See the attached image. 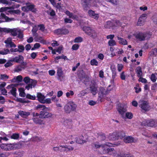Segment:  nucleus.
<instances>
[{"label":"nucleus","instance_id":"obj_30","mask_svg":"<svg viewBox=\"0 0 157 157\" xmlns=\"http://www.w3.org/2000/svg\"><path fill=\"white\" fill-rule=\"evenodd\" d=\"M22 80V76L20 75L14 77V78L12 79V81L13 82H20Z\"/></svg>","mask_w":157,"mask_h":157},{"label":"nucleus","instance_id":"obj_5","mask_svg":"<svg viewBox=\"0 0 157 157\" xmlns=\"http://www.w3.org/2000/svg\"><path fill=\"white\" fill-rule=\"evenodd\" d=\"M82 30L86 33L93 38H95L97 36V33L95 31L90 27H83Z\"/></svg>","mask_w":157,"mask_h":157},{"label":"nucleus","instance_id":"obj_28","mask_svg":"<svg viewBox=\"0 0 157 157\" xmlns=\"http://www.w3.org/2000/svg\"><path fill=\"white\" fill-rule=\"evenodd\" d=\"M91 93L94 95H95L97 92V88L95 86L93 85L90 87Z\"/></svg>","mask_w":157,"mask_h":157},{"label":"nucleus","instance_id":"obj_7","mask_svg":"<svg viewBox=\"0 0 157 157\" xmlns=\"http://www.w3.org/2000/svg\"><path fill=\"white\" fill-rule=\"evenodd\" d=\"M93 0H81V5L85 10H87L91 7V2Z\"/></svg>","mask_w":157,"mask_h":157},{"label":"nucleus","instance_id":"obj_47","mask_svg":"<svg viewBox=\"0 0 157 157\" xmlns=\"http://www.w3.org/2000/svg\"><path fill=\"white\" fill-rule=\"evenodd\" d=\"M38 26L36 25H35L33 28L32 31L33 34H37L36 32L38 30Z\"/></svg>","mask_w":157,"mask_h":157},{"label":"nucleus","instance_id":"obj_35","mask_svg":"<svg viewBox=\"0 0 157 157\" xmlns=\"http://www.w3.org/2000/svg\"><path fill=\"white\" fill-rule=\"evenodd\" d=\"M12 150L18 149L21 148V145L19 143L12 144Z\"/></svg>","mask_w":157,"mask_h":157},{"label":"nucleus","instance_id":"obj_1","mask_svg":"<svg viewBox=\"0 0 157 157\" xmlns=\"http://www.w3.org/2000/svg\"><path fill=\"white\" fill-rule=\"evenodd\" d=\"M0 32L5 33H10L13 36H17V38L20 39H23L24 36L23 33L21 29L17 28L11 29L8 28H0Z\"/></svg>","mask_w":157,"mask_h":157},{"label":"nucleus","instance_id":"obj_42","mask_svg":"<svg viewBox=\"0 0 157 157\" xmlns=\"http://www.w3.org/2000/svg\"><path fill=\"white\" fill-rule=\"evenodd\" d=\"M7 12L9 13L12 14L13 13L15 14H18L20 12V10H9L7 11Z\"/></svg>","mask_w":157,"mask_h":157},{"label":"nucleus","instance_id":"obj_36","mask_svg":"<svg viewBox=\"0 0 157 157\" xmlns=\"http://www.w3.org/2000/svg\"><path fill=\"white\" fill-rule=\"evenodd\" d=\"M53 114L51 113L48 112H45L44 113L43 117L45 118H50L52 117L53 116Z\"/></svg>","mask_w":157,"mask_h":157},{"label":"nucleus","instance_id":"obj_33","mask_svg":"<svg viewBox=\"0 0 157 157\" xmlns=\"http://www.w3.org/2000/svg\"><path fill=\"white\" fill-rule=\"evenodd\" d=\"M36 83V82H33L30 83L28 84V85L25 86V88L29 90L30 88L32 89L34 87Z\"/></svg>","mask_w":157,"mask_h":157},{"label":"nucleus","instance_id":"obj_27","mask_svg":"<svg viewBox=\"0 0 157 157\" xmlns=\"http://www.w3.org/2000/svg\"><path fill=\"white\" fill-rule=\"evenodd\" d=\"M136 71L137 74V76L138 77H140L142 76V72L141 68L140 67H137L136 68Z\"/></svg>","mask_w":157,"mask_h":157},{"label":"nucleus","instance_id":"obj_38","mask_svg":"<svg viewBox=\"0 0 157 157\" xmlns=\"http://www.w3.org/2000/svg\"><path fill=\"white\" fill-rule=\"evenodd\" d=\"M14 9V7L13 6L10 7H2L0 9V12H3L4 11H6L8 9Z\"/></svg>","mask_w":157,"mask_h":157},{"label":"nucleus","instance_id":"obj_17","mask_svg":"<svg viewBox=\"0 0 157 157\" xmlns=\"http://www.w3.org/2000/svg\"><path fill=\"white\" fill-rule=\"evenodd\" d=\"M104 27L106 29H114L115 26L113 22L108 21H107L106 23L104 25Z\"/></svg>","mask_w":157,"mask_h":157},{"label":"nucleus","instance_id":"obj_11","mask_svg":"<svg viewBox=\"0 0 157 157\" xmlns=\"http://www.w3.org/2000/svg\"><path fill=\"white\" fill-rule=\"evenodd\" d=\"M147 15L146 14H143L139 18L137 22V25L141 26L144 25L147 18Z\"/></svg>","mask_w":157,"mask_h":157},{"label":"nucleus","instance_id":"obj_15","mask_svg":"<svg viewBox=\"0 0 157 157\" xmlns=\"http://www.w3.org/2000/svg\"><path fill=\"white\" fill-rule=\"evenodd\" d=\"M126 111L127 107L125 105L121 104L119 106H118V112L121 115L122 117Z\"/></svg>","mask_w":157,"mask_h":157},{"label":"nucleus","instance_id":"obj_13","mask_svg":"<svg viewBox=\"0 0 157 157\" xmlns=\"http://www.w3.org/2000/svg\"><path fill=\"white\" fill-rule=\"evenodd\" d=\"M69 32V30L66 28L59 29L54 31L55 33L57 35H66Z\"/></svg>","mask_w":157,"mask_h":157},{"label":"nucleus","instance_id":"obj_18","mask_svg":"<svg viewBox=\"0 0 157 157\" xmlns=\"http://www.w3.org/2000/svg\"><path fill=\"white\" fill-rule=\"evenodd\" d=\"M12 144H3L1 145V148L5 150H12Z\"/></svg>","mask_w":157,"mask_h":157},{"label":"nucleus","instance_id":"obj_52","mask_svg":"<svg viewBox=\"0 0 157 157\" xmlns=\"http://www.w3.org/2000/svg\"><path fill=\"white\" fill-rule=\"evenodd\" d=\"M118 157H133V156L129 154L121 153L120 155H118Z\"/></svg>","mask_w":157,"mask_h":157},{"label":"nucleus","instance_id":"obj_51","mask_svg":"<svg viewBox=\"0 0 157 157\" xmlns=\"http://www.w3.org/2000/svg\"><path fill=\"white\" fill-rule=\"evenodd\" d=\"M60 147H61V151H68V147H67L66 146H60Z\"/></svg>","mask_w":157,"mask_h":157},{"label":"nucleus","instance_id":"obj_26","mask_svg":"<svg viewBox=\"0 0 157 157\" xmlns=\"http://www.w3.org/2000/svg\"><path fill=\"white\" fill-rule=\"evenodd\" d=\"M133 117L132 114L131 112H127L124 114L122 116V117L123 119H126V118L129 119H131Z\"/></svg>","mask_w":157,"mask_h":157},{"label":"nucleus","instance_id":"obj_39","mask_svg":"<svg viewBox=\"0 0 157 157\" xmlns=\"http://www.w3.org/2000/svg\"><path fill=\"white\" fill-rule=\"evenodd\" d=\"M74 94V92L72 90H69L66 94V96L67 98H70L71 96H73Z\"/></svg>","mask_w":157,"mask_h":157},{"label":"nucleus","instance_id":"obj_8","mask_svg":"<svg viewBox=\"0 0 157 157\" xmlns=\"http://www.w3.org/2000/svg\"><path fill=\"white\" fill-rule=\"evenodd\" d=\"M88 139V137L87 135H85L83 136H81L78 137L76 136V139L74 140V141L79 144H83L86 143Z\"/></svg>","mask_w":157,"mask_h":157},{"label":"nucleus","instance_id":"obj_59","mask_svg":"<svg viewBox=\"0 0 157 157\" xmlns=\"http://www.w3.org/2000/svg\"><path fill=\"white\" fill-rule=\"evenodd\" d=\"M14 100L16 101L20 102L22 103L27 102L25 101L21 98H16L14 99Z\"/></svg>","mask_w":157,"mask_h":157},{"label":"nucleus","instance_id":"obj_31","mask_svg":"<svg viewBox=\"0 0 157 157\" xmlns=\"http://www.w3.org/2000/svg\"><path fill=\"white\" fill-rule=\"evenodd\" d=\"M24 81L27 84H29L30 83L34 82H36L35 80H33L32 79H31L28 77H25L24 79Z\"/></svg>","mask_w":157,"mask_h":157},{"label":"nucleus","instance_id":"obj_64","mask_svg":"<svg viewBox=\"0 0 157 157\" xmlns=\"http://www.w3.org/2000/svg\"><path fill=\"white\" fill-rule=\"evenodd\" d=\"M9 155V153L7 152L0 154V157H6Z\"/></svg>","mask_w":157,"mask_h":157},{"label":"nucleus","instance_id":"obj_22","mask_svg":"<svg viewBox=\"0 0 157 157\" xmlns=\"http://www.w3.org/2000/svg\"><path fill=\"white\" fill-rule=\"evenodd\" d=\"M6 46L7 48L15 47L16 46L11 41V40H6L5 41Z\"/></svg>","mask_w":157,"mask_h":157},{"label":"nucleus","instance_id":"obj_40","mask_svg":"<svg viewBox=\"0 0 157 157\" xmlns=\"http://www.w3.org/2000/svg\"><path fill=\"white\" fill-rule=\"evenodd\" d=\"M125 133L123 131H121L118 133V137L120 139H122L125 137Z\"/></svg>","mask_w":157,"mask_h":157},{"label":"nucleus","instance_id":"obj_48","mask_svg":"<svg viewBox=\"0 0 157 157\" xmlns=\"http://www.w3.org/2000/svg\"><path fill=\"white\" fill-rule=\"evenodd\" d=\"M90 64L92 65L97 66L98 65V63L96 59H93L91 60Z\"/></svg>","mask_w":157,"mask_h":157},{"label":"nucleus","instance_id":"obj_45","mask_svg":"<svg viewBox=\"0 0 157 157\" xmlns=\"http://www.w3.org/2000/svg\"><path fill=\"white\" fill-rule=\"evenodd\" d=\"M9 50L8 49H6L1 51H0V54L5 55L9 53Z\"/></svg>","mask_w":157,"mask_h":157},{"label":"nucleus","instance_id":"obj_12","mask_svg":"<svg viewBox=\"0 0 157 157\" xmlns=\"http://www.w3.org/2000/svg\"><path fill=\"white\" fill-rule=\"evenodd\" d=\"M14 20V18H10L4 13H1L0 15V23L4 22H10Z\"/></svg>","mask_w":157,"mask_h":157},{"label":"nucleus","instance_id":"obj_58","mask_svg":"<svg viewBox=\"0 0 157 157\" xmlns=\"http://www.w3.org/2000/svg\"><path fill=\"white\" fill-rule=\"evenodd\" d=\"M51 103V100L50 98H48L46 99L45 98V100L43 102V103H47V104H50Z\"/></svg>","mask_w":157,"mask_h":157},{"label":"nucleus","instance_id":"obj_10","mask_svg":"<svg viewBox=\"0 0 157 157\" xmlns=\"http://www.w3.org/2000/svg\"><path fill=\"white\" fill-rule=\"evenodd\" d=\"M141 124L143 126H147L149 127H153L156 126L155 124V122L153 119L146 120L143 121Z\"/></svg>","mask_w":157,"mask_h":157},{"label":"nucleus","instance_id":"obj_34","mask_svg":"<svg viewBox=\"0 0 157 157\" xmlns=\"http://www.w3.org/2000/svg\"><path fill=\"white\" fill-rule=\"evenodd\" d=\"M62 59L64 60H68V59L67 58L66 56H64L63 55H62L61 56H57L55 58V61L56 63H58V61H57V60L60 59Z\"/></svg>","mask_w":157,"mask_h":157},{"label":"nucleus","instance_id":"obj_14","mask_svg":"<svg viewBox=\"0 0 157 157\" xmlns=\"http://www.w3.org/2000/svg\"><path fill=\"white\" fill-rule=\"evenodd\" d=\"M123 140L126 143H136L137 141V139L132 136H127L124 138Z\"/></svg>","mask_w":157,"mask_h":157},{"label":"nucleus","instance_id":"obj_56","mask_svg":"<svg viewBox=\"0 0 157 157\" xmlns=\"http://www.w3.org/2000/svg\"><path fill=\"white\" fill-rule=\"evenodd\" d=\"M79 46V45L78 44H74L72 47V49L73 50H76L78 49Z\"/></svg>","mask_w":157,"mask_h":157},{"label":"nucleus","instance_id":"obj_3","mask_svg":"<svg viewBox=\"0 0 157 157\" xmlns=\"http://www.w3.org/2000/svg\"><path fill=\"white\" fill-rule=\"evenodd\" d=\"M77 107L76 105L73 101L68 102L64 106L65 111L67 113H69L72 111L75 110Z\"/></svg>","mask_w":157,"mask_h":157},{"label":"nucleus","instance_id":"obj_9","mask_svg":"<svg viewBox=\"0 0 157 157\" xmlns=\"http://www.w3.org/2000/svg\"><path fill=\"white\" fill-rule=\"evenodd\" d=\"M107 94V92L104 88L103 87L100 88L99 93L98 100L101 102L102 101L103 99L105 98Z\"/></svg>","mask_w":157,"mask_h":157},{"label":"nucleus","instance_id":"obj_44","mask_svg":"<svg viewBox=\"0 0 157 157\" xmlns=\"http://www.w3.org/2000/svg\"><path fill=\"white\" fill-rule=\"evenodd\" d=\"M26 98H27L34 100L36 99V96L35 95H31L29 94H27L26 95Z\"/></svg>","mask_w":157,"mask_h":157},{"label":"nucleus","instance_id":"obj_54","mask_svg":"<svg viewBox=\"0 0 157 157\" xmlns=\"http://www.w3.org/2000/svg\"><path fill=\"white\" fill-rule=\"evenodd\" d=\"M64 23L66 24L68 23H71L73 22V20L71 19L66 18L64 19Z\"/></svg>","mask_w":157,"mask_h":157},{"label":"nucleus","instance_id":"obj_60","mask_svg":"<svg viewBox=\"0 0 157 157\" xmlns=\"http://www.w3.org/2000/svg\"><path fill=\"white\" fill-rule=\"evenodd\" d=\"M13 61H11V59L8 62L5 64V66L6 67H8L12 65V62Z\"/></svg>","mask_w":157,"mask_h":157},{"label":"nucleus","instance_id":"obj_32","mask_svg":"<svg viewBox=\"0 0 157 157\" xmlns=\"http://www.w3.org/2000/svg\"><path fill=\"white\" fill-rule=\"evenodd\" d=\"M57 74L59 77L63 78L64 76L63 75V73L62 69L61 68H59L57 71Z\"/></svg>","mask_w":157,"mask_h":157},{"label":"nucleus","instance_id":"obj_43","mask_svg":"<svg viewBox=\"0 0 157 157\" xmlns=\"http://www.w3.org/2000/svg\"><path fill=\"white\" fill-rule=\"evenodd\" d=\"M38 27L39 28V29L41 30L42 32H44L45 29V27L44 25L43 24H41L37 25Z\"/></svg>","mask_w":157,"mask_h":157},{"label":"nucleus","instance_id":"obj_29","mask_svg":"<svg viewBox=\"0 0 157 157\" xmlns=\"http://www.w3.org/2000/svg\"><path fill=\"white\" fill-rule=\"evenodd\" d=\"M19 95L20 97H24L26 96V94L25 92V90L22 88H19Z\"/></svg>","mask_w":157,"mask_h":157},{"label":"nucleus","instance_id":"obj_19","mask_svg":"<svg viewBox=\"0 0 157 157\" xmlns=\"http://www.w3.org/2000/svg\"><path fill=\"white\" fill-rule=\"evenodd\" d=\"M23 60V57L21 55L15 57L11 59V61L15 62L17 63H22Z\"/></svg>","mask_w":157,"mask_h":157},{"label":"nucleus","instance_id":"obj_62","mask_svg":"<svg viewBox=\"0 0 157 157\" xmlns=\"http://www.w3.org/2000/svg\"><path fill=\"white\" fill-rule=\"evenodd\" d=\"M120 78L122 80H125V76L124 75V72H122L120 75Z\"/></svg>","mask_w":157,"mask_h":157},{"label":"nucleus","instance_id":"obj_6","mask_svg":"<svg viewBox=\"0 0 157 157\" xmlns=\"http://www.w3.org/2000/svg\"><path fill=\"white\" fill-rule=\"evenodd\" d=\"M139 103H140V107L145 111H148L151 109V107L148 105V103L147 101L141 100L139 101Z\"/></svg>","mask_w":157,"mask_h":157},{"label":"nucleus","instance_id":"obj_24","mask_svg":"<svg viewBox=\"0 0 157 157\" xmlns=\"http://www.w3.org/2000/svg\"><path fill=\"white\" fill-rule=\"evenodd\" d=\"M19 114L22 117L26 118L30 115V113L29 112H26L23 111H20L18 112Z\"/></svg>","mask_w":157,"mask_h":157},{"label":"nucleus","instance_id":"obj_49","mask_svg":"<svg viewBox=\"0 0 157 157\" xmlns=\"http://www.w3.org/2000/svg\"><path fill=\"white\" fill-rule=\"evenodd\" d=\"M150 79L153 82H155L157 79V78H156L154 74H152L151 76Z\"/></svg>","mask_w":157,"mask_h":157},{"label":"nucleus","instance_id":"obj_61","mask_svg":"<svg viewBox=\"0 0 157 157\" xmlns=\"http://www.w3.org/2000/svg\"><path fill=\"white\" fill-rule=\"evenodd\" d=\"M110 46L114 45L115 44V42L114 40H110L108 42Z\"/></svg>","mask_w":157,"mask_h":157},{"label":"nucleus","instance_id":"obj_37","mask_svg":"<svg viewBox=\"0 0 157 157\" xmlns=\"http://www.w3.org/2000/svg\"><path fill=\"white\" fill-rule=\"evenodd\" d=\"M49 10L50 11V12L48 11L47 12V13L51 17H54L56 15V13L55 11L53 9H50Z\"/></svg>","mask_w":157,"mask_h":157},{"label":"nucleus","instance_id":"obj_63","mask_svg":"<svg viewBox=\"0 0 157 157\" xmlns=\"http://www.w3.org/2000/svg\"><path fill=\"white\" fill-rule=\"evenodd\" d=\"M138 80L139 81L141 82L142 83H146L147 82L146 79L141 77H140Z\"/></svg>","mask_w":157,"mask_h":157},{"label":"nucleus","instance_id":"obj_41","mask_svg":"<svg viewBox=\"0 0 157 157\" xmlns=\"http://www.w3.org/2000/svg\"><path fill=\"white\" fill-rule=\"evenodd\" d=\"M0 2L3 4H6L9 6L11 4V2L8 1L7 0H0Z\"/></svg>","mask_w":157,"mask_h":157},{"label":"nucleus","instance_id":"obj_57","mask_svg":"<svg viewBox=\"0 0 157 157\" xmlns=\"http://www.w3.org/2000/svg\"><path fill=\"white\" fill-rule=\"evenodd\" d=\"M9 78L8 76L6 74L1 75V79L3 80H6Z\"/></svg>","mask_w":157,"mask_h":157},{"label":"nucleus","instance_id":"obj_23","mask_svg":"<svg viewBox=\"0 0 157 157\" xmlns=\"http://www.w3.org/2000/svg\"><path fill=\"white\" fill-rule=\"evenodd\" d=\"M65 13L70 18L74 19H76L77 17V16L76 15H73L72 13L70 12L68 10H66Z\"/></svg>","mask_w":157,"mask_h":157},{"label":"nucleus","instance_id":"obj_46","mask_svg":"<svg viewBox=\"0 0 157 157\" xmlns=\"http://www.w3.org/2000/svg\"><path fill=\"white\" fill-rule=\"evenodd\" d=\"M16 89L13 87V88H12V89L10 90V92L13 96L15 97L16 95Z\"/></svg>","mask_w":157,"mask_h":157},{"label":"nucleus","instance_id":"obj_53","mask_svg":"<svg viewBox=\"0 0 157 157\" xmlns=\"http://www.w3.org/2000/svg\"><path fill=\"white\" fill-rule=\"evenodd\" d=\"M99 3V2L97 0H94L92 3H91V7L92 6H95L98 7V3Z\"/></svg>","mask_w":157,"mask_h":157},{"label":"nucleus","instance_id":"obj_2","mask_svg":"<svg viewBox=\"0 0 157 157\" xmlns=\"http://www.w3.org/2000/svg\"><path fill=\"white\" fill-rule=\"evenodd\" d=\"M26 6L22 7L21 10L24 12H28L31 11L33 13H36L37 11V9L35 8V5L32 4L29 2L25 3Z\"/></svg>","mask_w":157,"mask_h":157},{"label":"nucleus","instance_id":"obj_25","mask_svg":"<svg viewBox=\"0 0 157 157\" xmlns=\"http://www.w3.org/2000/svg\"><path fill=\"white\" fill-rule=\"evenodd\" d=\"M34 122L36 124L40 125L44 124V122L41 119L37 117H34L33 118Z\"/></svg>","mask_w":157,"mask_h":157},{"label":"nucleus","instance_id":"obj_50","mask_svg":"<svg viewBox=\"0 0 157 157\" xmlns=\"http://www.w3.org/2000/svg\"><path fill=\"white\" fill-rule=\"evenodd\" d=\"M19 137V135L18 134L14 133L13 134L11 137V139H17Z\"/></svg>","mask_w":157,"mask_h":157},{"label":"nucleus","instance_id":"obj_21","mask_svg":"<svg viewBox=\"0 0 157 157\" xmlns=\"http://www.w3.org/2000/svg\"><path fill=\"white\" fill-rule=\"evenodd\" d=\"M102 148L103 150V151L102 152V154H105L109 153L111 151H113L114 149L111 148L109 149L108 147L107 146H105L104 147H102Z\"/></svg>","mask_w":157,"mask_h":157},{"label":"nucleus","instance_id":"obj_55","mask_svg":"<svg viewBox=\"0 0 157 157\" xmlns=\"http://www.w3.org/2000/svg\"><path fill=\"white\" fill-rule=\"evenodd\" d=\"M23 69V67L20 66L17 67L15 69V71L16 72H19Z\"/></svg>","mask_w":157,"mask_h":157},{"label":"nucleus","instance_id":"obj_20","mask_svg":"<svg viewBox=\"0 0 157 157\" xmlns=\"http://www.w3.org/2000/svg\"><path fill=\"white\" fill-rule=\"evenodd\" d=\"M37 98L38 101L40 103H43L45 98L44 95L41 93H38L37 94Z\"/></svg>","mask_w":157,"mask_h":157},{"label":"nucleus","instance_id":"obj_4","mask_svg":"<svg viewBox=\"0 0 157 157\" xmlns=\"http://www.w3.org/2000/svg\"><path fill=\"white\" fill-rule=\"evenodd\" d=\"M151 33L150 32L145 33L139 32L133 34L137 39H148L151 37Z\"/></svg>","mask_w":157,"mask_h":157},{"label":"nucleus","instance_id":"obj_16","mask_svg":"<svg viewBox=\"0 0 157 157\" xmlns=\"http://www.w3.org/2000/svg\"><path fill=\"white\" fill-rule=\"evenodd\" d=\"M88 13L90 17L96 20H97L99 17L98 14L96 13L94 11L92 10H89L88 11Z\"/></svg>","mask_w":157,"mask_h":157}]
</instances>
